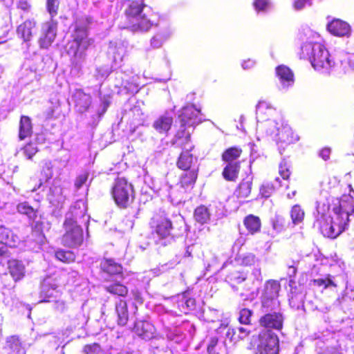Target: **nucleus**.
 <instances>
[{
    "label": "nucleus",
    "instance_id": "22",
    "mask_svg": "<svg viewBox=\"0 0 354 354\" xmlns=\"http://www.w3.org/2000/svg\"><path fill=\"white\" fill-rule=\"evenodd\" d=\"M106 292L120 299L126 298L129 295V288L119 281H114L104 287Z\"/></svg>",
    "mask_w": 354,
    "mask_h": 354
},
{
    "label": "nucleus",
    "instance_id": "49",
    "mask_svg": "<svg viewBox=\"0 0 354 354\" xmlns=\"http://www.w3.org/2000/svg\"><path fill=\"white\" fill-rule=\"evenodd\" d=\"M275 191V187L270 183H266L261 185L259 194L261 197L269 198Z\"/></svg>",
    "mask_w": 354,
    "mask_h": 354
},
{
    "label": "nucleus",
    "instance_id": "14",
    "mask_svg": "<svg viewBox=\"0 0 354 354\" xmlns=\"http://www.w3.org/2000/svg\"><path fill=\"white\" fill-rule=\"evenodd\" d=\"M8 270L15 283L23 280L26 274V266L21 260L10 259L7 262Z\"/></svg>",
    "mask_w": 354,
    "mask_h": 354
},
{
    "label": "nucleus",
    "instance_id": "28",
    "mask_svg": "<svg viewBox=\"0 0 354 354\" xmlns=\"http://www.w3.org/2000/svg\"><path fill=\"white\" fill-rule=\"evenodd\" d=\"M275 72L282 84L288 86L294 83V73L289 67L285 65H279L276 67Z\"/></svg>",
    "mask_w": 354,
    "mask_h": 354
},
{
    "label": "nucleus",
    "instance_id": "55",
    "mask_svg": "<svg viewBox=\"0 0 354 354\" xmlns=\"http://www.w3.org/2000/svg\"><path fill=\"white\" fill-rule=\"evenodd\" d=\"M218 342V339L217 337H212L209 339V342L207 347V351L208 354H220L216 351V346Z\"/></svg>",
    "mask_w": 354,
    "mask_h": 354
},
{
    "label": "nucleus",
    "instance_id": "29",
    "mask_svg": "<svg viewBox=\"0 0 354 354\" xmlns=\"http://www.w3.org/2000/svg\"><path fill=\"white\" fill-rule=\"evenodd\" d=\"M243 149L238 146H232L225 149L221 154V160L224 162H241L238 161L242 156Z\"/></svg>",
    "mask_w": 354,
    "mask_h": 354
},
{
    "label": "nucleus",
    "instance_id": "57",
    "mask_svg": "<svg viewBox=\"0 0 354 354\" xmlns=\"http://www.w3.org/2000/svg\"><path fill=\"white\" fill-rule=\"evenodd\" d=\"M111 95L110 94L104 95L101 97V104L103 106L102 113H104L107 111V109L111 104Z\"/></svg>",
    "mask_w": 354,
    "mask_h": 354
},
{
    "label": "nucleus",
    "instance_id": "31",
    "mask_svg": "<svg viewBox=\"0 0 354 354\" xmlns=\"http://www.w3.org/2000/svg\"><path fill=\"white\" fill-rule=\"evenodd\" d=\"M252 187V178H243L236 188L234 195L237 198H246L251 194Z\"/></svg>",
    "mask_w": 354,
    "mask_h": 354
},
{
    "label": "nucleus",
    "instance_id": "8",
    "mask_svg": "<svg viewBox=\"0 0 354 354\" xmlns=\"http://www.w3.org/2000/svg\"><path fill=\"white\" fill-rule=\"evenodd\" d=\"M281 290L280 282L275 279L266 281L261 296V306L264 312L271 311L279 308L280 302L277 301Z\"/></svg>",
    "mask_w": 354,
    "mask_h": 354
},
{
    "label": "nucleus",
    "instance_id": "46",
    "mask_svg": "<svg viewBox=\"0 0 354 354\" xmlns=\"http://www.w3.org/2000/svg\"><path fill=\"white\" fill-rule=\"evenodd\" d=\"M252 315L253 311L252 310L243 308L239 311L238 321L243 325H251Z\"/></svg>",
    "mask_w": 354,
    "mask_h": 354
},
{
    "label": "nucleus",
    "instance_id": "7",
    "mask_svg": "<svg viewBox=\"0 0 354 354\" xmlns=\"http://www.w3.org/2000/svg\"><path fill=\"white\" fill-rule=\"evenodd\" d=\"M252 342L257 347V354H279V339L277 334L270 330H261L253 335Z\"/></svg>",
    "mask_w": 354,
    "mask_h": 354
},
{
    "label": "nucleus",
    "instance_id": "36",
    "mask_svg": "<svg viewBox=\"0 0 354 354\" xmlns=\"http://www.w3.org/2000/svg\"><path fill=\"white\" fill-rule=\"evenodd\" d=\"M178 123V129L176 133V136L178 139L177 144L179 142H191V133L189 131V129H193L194 127H189L187 124H183V122Z\"/></svg>",
    "mask_w": 354,
    "mask_h": 354
},
{
    "label": "nucleus",
    "instance_id": "20",
    "mask_svg": "<svg viewBox=\"0 0 354 354\" xmlns=\"http://www.w3.org/2000/svg\"><path fill=\"white\" fill-rule=\"evenodd\" d=\"M184 171L185 173L181 175L178 185L185 190L193 189L198 178V169H189Z\"/></svg>",
    "mask_w": 354,
    "mask_h": 354
},
{
    "label": "nucleus",
    "instance_id": "43",
    "mask_svg": "<svg viewBox=\"0 0 354 354\" xmlns=\"http://www.w3.org/2000/svg\"><path fill=\"white\" fill-rule=\"evenodd\" d=\"M59 0H46V9L50 15V20H55L59 10Z\"/></svg>",
    "mask_w": 354,
    "mask_h": 354
},
{
    "label": "nucleus",
    "instance_id": "32",
    "mask_svg": "<svg viewBox=\"0 0 354 354\" xmlns=\"http://www.w3.org/2000/svg\"><path fill=\"white\" fill-rule=\"evenodd\" d=\"M209 209L204 205L198 206L194 212V220L201 225L207 223L210 220Z\"/></svg>",
    "mask_w": 354,
    "mask_h": 354
},
{
    "label": "nucleus",
    "instance_id": "59",
    "mask_svg": "<svg viewBox=\"0 0 354 354\" xmlns=\"http://www.w3.org/2000/svg\"><path fill=\"white\" fill-rule=\"evenodd\" d=\"M44 223L42 221H36L32 225V232L41 234L43 232Z\"/></svg>",
    "mask_w": 354,
    "mask_h": 354
},
{
    "label": "nucleus",
    "instance_id": "56",
    "mask_svg": "<svg viewBox=\"0 0 354 354\" xmlns=\"http://www.w3.org/2000/svg\"><path fill=\"white\" fill-rule=\"evenodd\" d=\"M246 279L247 274L243 272H234L230 275V280L234 281L238 283L245 281Z\"/></svg>",
    "mask_w": 354,
    "mask_h": 354
},
{
    "label": "nucleus",
    "instance_id": "2",
    "mask_svg": "<svg viewBox=\"0 0 354 354\" xmlns=\"http://www.w3.org/2000/svg\"><path fill=\"white\" fill-rule=\"evenodd\" d=\"M118 6L123 15L120 28L138 32L148 31L152 27V21L145 15H142L147 6L144 0H121Z\"/></svg>",
    "mask_w": 354,
    "mask_h": 354
},
{
    "label": "nucleus",
    "instance_id": "3",
    "mask_svg": "<svg viewBox=\"0 0 354 354\" xmlns=\"http://www.w3.org/2000/svg\"><path fill=\"white\" fill-rule=\"evenodd\" d=\"M84 216V209L75 205L70 207L63 223L64 233L61 238V242L64 246L75 248L82 244L84 233L82 227L77 223V219Z\"/></svg>",
    "mask_w": 354,
    "mask_h": 354
},
{
    "label": "nucleus",
    "instance_id": "6",
    "mask_svg": "<svg viewBox=\"0 0 354 354\" xmlns=\"http://www.w3.org/2000/svg\"><path fill=\"white\" fill-rule=\"evenodd\" d=\"M69 274H71L75 279L78 276V272L75 270H71L70 272H61L55 277H48L44 279L39 292L40 301L56 302L62 295L58 287L61 284L66 285L69 283V280L64 279L66 275Z\"/></svg>",
    "mask_w": 354,
    "mask_h": 354
},
{
    "label": "nucleus",
    "instance_id": "50",
    "mask_svg": "<svg viewBox=\"0 0 354 354\" xmlns=\"http://www.w3.org/2000/svg\"><path fill=\"white\" fill-rule=\"evenodd\" d=\"M124 88L128 93L133 95L139 91L140 86L133 78H131L125 82Z\"/></svg>",
    "mask_w": 354,
    "mask_h": 354
},
{
    "label": "nucleus",
    "instance_id": "64",
    "mask_svg": "<svg viewBox=\"0 0 354 354\" xmlns=\"http://www.w3.org/2000/svg\"><path fill=\"white\" fill-rule=\"evenodd\" d=\"M151 43L155 47H158V46H160L161 44V41L158 38H156L155 37H153L151 39Z\"/></svg>",
    "mask_w": 354,
    "mask_h": 354
},
{
    "label": "nucleus",
    "instance_id": "34",
    "mask_svg": "<svg viewBox=\"0 0 354 354\" xmlns=\"http://www.w3.org/2000/svg\"><path fill=\"white\" fill-rule=\"evenodd\" d=\"M270 222L272 229L277 233L284 232L291 226L290 223L281 215H275Z\"/></svg>",
    "mask_w": 354,
    "mask_h": 354
},
{
    "label": "nucleus",
    "instance_id": "9",
    "mask_svg": "<svg viewBox=\"0 0 354 354\" xmlns=\"http://www.w3.org/2000/svg\"><path fill=\"white\" fill-rule=\"evenodd\" d=\"M151 234L158 239H174L176 236L173 234L174 230L171 221L165 215L155 214L149 223Z\"/></svg>",
    "mask_w": 354,
    "mask_h": 354
},
{
    "label": "nucleus",
    "instance_id": "15",
    "mask_svg": "<svg viewBox=\"0 0 354 354\" xmlns=\"http://www.w3.org/2000/svg\"><path fill=\"white\" fill-rule=\"evenodd\" d=\"M100 271L109 276L123 277V266L111 258H103L100 263Z\"/></svg>",
    "mask_w": 354,
    "mask_h": 354
},
{
    "label": "nucleus",
    "instance_id": "45",
    "mask_svg": "<svg viewBox=\"0 0 354 354\" xmlns=\"http://www.w3.org/2000/svg\"><path fill=\"white\" fill-rule=\"evenodd\" d=\"M279 174L283 180H288L292 174V166L290 163L283 159L279 165Z\"/></svg>",
    "mask_w": 354,
    "mask_h": 354
},
{
    "label": "nucleus",
    "instance_id": "21",
    "mask_svg": "<svg viewBox=\"0 0 354 354\" xmlns=\"http://www.w3.org/2000/svg\"><path fill=\"white\" fill-rule=\"evenodd\" d=\"M115 311L117 315V324L119 326H125L129 321V310L127 300L120 299L116 301Z\"/></svg>",
    "mask_w": 354,
    "mask_h": 354
},
{
    "label": "nucleus",
    "instance_id": "13",
    "mask_svg": "<svg viewBox=\"0 0 354 354\" xmlns=\"http://www.w3.org/2000/svg\"><path fill=\"white\" fill-rule=\"evenodd\" d=\"M57 25L56 20H49L43 24L41 35L39 39L40 48H48L52 45L57 37Z\"/></svg>",
    "mask_w": 354,
    "mask_h": 354
},
{
    "label": "nucleus",
    "instance_id": "30",
    "mask_svg": "<svg viewBox=\"0 0 354 354\" xmlns=\"http://www.w3.org/2000/svg\"><path fill=\"white\" fill-rule=\"evenodd\" d=\"M306 212L304 209L299 204H295L291 207L290 217L291 219V227L303 223L305 219Z\"/></svg>",
    "mask_w": 354,
    "mask_h": 354
},
{
    "label": "nucleus",
    "instance_id": "35",
    "mask_svg": "<svg viewBox=\"0 0 354 354\" xmlns=\"http://www.w3.org/2000/svg\"><path fill=\"white\" fill-rule=\"evenodd\" d=\"M17 209L19 214L27 216L32 221L37 218L38 213V209L34 208L27 201L19 203L17 206Z\"/></svg>",
    "mask_w": 354,
    "mask_h": 354
},
{
    "label": "nucleus",
    "instance_id": "16",
    "mask_svg": "<svg viewBox=\"0 0 354 354\" xmlns=\"http://www.w3.org/2000/svg\"><path fill=\"white\" fill-rule=\"evenodd\" d=\"M328 30L337 37H348L351 33L350 25L341 19H334L327 25Z\"/></svg>",
    "mask_w": 354,
    "mask_h": 354
},
{
    "label": "nucleus",
    "instance_id": "63",
    "mask_svg": "<svg viewBox=\"0 0 354 354\" xmlns=\"http://www.w3.org/2000/svg\"><path fill=\"white\" fill-rule=\"evenodd\" d=\"M46 171L45 181L47 182L48 180H50L53 177V171H52V169L48 167H46Z\"/></svg>",
    "mask_w": 354,
    "mask_h": 354
},
{
    "label": "nucleus",
    "instance_id": "5",
    "mask_svg": "<svg viewBox=\"0 0 354 354\" xmlns=\"http://www.w3.org/2000/svg\"><path fill=\"white\" fill-rule=\"evenodd\" d=\"M110 194L116 206L120 209L130 207L136 196L133 185L123 176H118L114 179Z\"/></svg>",
    "mask_w": 354,
    "mask_h": 354
},
{
    "label": "nucleus",
    "instance_id": "4",
    "mask_svg": "<svg viewBox=\"0 0 354 354\" xmlns=\"http://www.w3.org/2000/svg\"><path fill=\"white\" fill-rule=\"evenodd\" d=\"M67 45V53L75 59H82L86 51L93 46L94 39L89 37L88 28L84 24H75Z\"/></svg>",
    "mask_w": 354,
    "mask_h": 354
},
{
    "label": "nucleus",
    "instance_id": "39",
    "mask_svg": "<svg viewBox=\"0 0 354 354\" xmlns=\"http://www.w3.org/2000/svg\"><path fill=\"white\" fill-rule=\"evenodd\" d=\"M279 135L281 141L287 144L295 143L299 140V136L289 127L283 128Z\"/></svg>",
    "mask_w": 354,
    "mask_h": 354
},
{
    "label": "nucleus",
    "instance_id": "33",
    "mask_svg": "<svg viewBox=\"0 0 354 354\" xmlns=\"http://www.w3.org/2000/svg\"><path fill=\"white\" fill-rule=\"evenodd\" d=\"M274 109L270 106L265 101H260L258 102L256 109L257 117L262 121L267 120L269 119V116L271 115Z\"/></svg>",
    "mask_w": 354,
    "mask_h": 354
},
{
    "label": "nucleus",
    "instance_id": "53",
    "mask_svg": "<svg viewBox=\"0 0 354 354\" xmlns=\"http://www.w3.org/2000/svg\"><path fill=\"white\" fill-rule=\"evenodd\" d=\"M196 301L193 297L186 299L184 304L182 305L185 314H188L190 311L195 310L196 309Z\"/></svg>",
    "mask_w": 354,
    "mask_h": 354
},
{
    "label": "nucleus",
    "instance_id": "47",
    "mask_svg": "<svg viewBox=\"0 0 354 354\" xmlns=\"http://www.w3.org/2000/svg\"><path fill=\"white\" fill-rule=\"evenodd\" d=\"M82 352L84 354H105L102 346L96 342L84 345L82 348Z\"/></svg>",
    "mask_w": 354,
    "mask_h": 354
},
{
    "label": "nucleus",
    "instance_id": "40",
    "mask_svg": "<svg viewBox=\"0 0 354 354\" xmlns=\"http://www.w3.org/2000/svg\"><path fill=\"white\" fill-rule=\"evenodd\" d=\"M5 349L9 352H19L21 348V342L19 339V336L12 335L6 338Z\"/></svg>",
    "mask_w": 354,
    "mask_h": 354
},
{
    "label": "nucleus",
    "instance_id": "19",
    "mask_svg": "<svg viewBox=\"0 0 354 354\" xmlns=\"http://www.w3.org/2000/svg\"><path fill=\"white\" fill-rule=\"evenodd\" d=\"M174 123L173 117L168 113L160 115L153 123V129L160 134H167Z\"/></svg>",
    "mask_w": 354,
    "mask_h": 354
},
{
    "label": "nucleus",
    "instance_id": "54",
    "mask_svg": "<svg viewBox=\"0 0 354 354\" xmlns=\"http://www.w3.org/2000/svg\"><path fill=\"white\" fill-rule=\"evenodd\" d=\"M60 104L59 101L55 102L53 106H49L46 108V109L44 112V115L46 120H50L55 118V114L57 109L59 107Z\"/></svg>",
    "mask_w": 354,
    "mask_h": 354
},
{
    "label": "nucleus",
    "instance_id": "10",
    "mask_svg": "<svg viewBox=\"0 0 354 354\" xmlns=\"http://www.w3.org/2000/svg\"><path fill=\"white\" fill-rule=\"evenodd\" d=\"M311 65L317 71H328L333 66V61L326 47L315 42V53L311 57Z\"/></svg>",
    "mask_w": 354,
    "mask_h": 354
},
{
    "label": "nucleus",
    "instance_id": "12",
    "mask_svg": "<svg viewBox=\"0 0 354 354\" xmlns=\"http://www.w3.org/2000/svg\"><path fill=\"white\" fill-rule=\"evenodd\" d=\"M266 313L259 319V325L263 327L262 330H273L280 331L283 327L284 316L280 311L265 312Z\"/></svg>",
    "mask_w": 354,
    "mask_h": 354
},
{
    "label": "nucleus",
    "instance_id": "37",
    "mask_svg": "<svg viewBox=\"0 0 354 354\" xmlns=\"http://www.w3.org/2000/svg\"><path fill=\"white\" fill-rule=\"evenodd\" d=\"M55 257L58 261L66 264L74 263L76 259V255L73 252L63 249L55 251Z\"/></svg>",
    "mask_w": 354,
    "mask_h": 354
},
{
    "label": "nucleus",
    "instance_id": "27",
    "mask_svg": "<svg viewBox=\"0 0 354 354\" xmlns=\"http://www.w3.org/2000/svg\"><path fill=\"white\" fill-rule=\"evenodd\" d=\"M32 134V124L30 117L21 115L19 120V140H24Z\"/></svg>",
    "mask_w": 354,
    "mask_h": 354
},
{
    "label": "nucleus",
    "instance_id": "44",
    "mask_svg": "<svg viewBox=\"0 0 354 354\" xmlns=\"http://www.w3.org/2000/svg\"><path fill=\"white\" fill-rule=\"evenodd\" d=\"M236 261L239 266L243 267H250L258 261L257 258L253 253H248L243 257H239L236 259Z\"/></svg>",
    "mask_w": 354,
    "mask_h": 354
},
{
    "label": "nucleus",
    "instance_id": "42",
    "mask_svg": "<svg viewBox=\"0 0 354 354\" xmlns=\"http://www.w3.org/2000/svg\"><path fill=\"white\" fill-rule=\"evenodd\" d=\"M39 138L38 136L34 140L26 143L22 148L23 153L29 160H31L32 157L38 152L39 149L37 147V143L39 142Z\"/></svg>",
    "mask_w": 354,
    "mask_h": 354
},
{
    "label": "nucleus",
    "instance_id": "25",
    "mask_svg": "<svg viewBox=\"0 0 354 354\" xmlns=\"http://www.w3.org/2000/svg\"><path fill=\"white\" fill-rule=\"evenodd\" d=\"M222 171V176L226 181L235 182L239 178L241 162H226Z\"/></svg>",
    "mask_w": 354,
    "mask_h": 354
},
{
    "label": "nucleus",
    "instance_id": "58",
    "mask_svg": "<svg viewBox=\"0 0 354 354\" xmlns=\"http://www.w3.org/2000/svg\"><path fill=\"white\" fill-rule=\"evenodd\" d=\"M331 149L329 147L322 148L319 153V156L325 161L328 160L330 157Z\"/></svg>",
    "mask_w": 354,
    "mask_h": 354
},
{
    "label": "nucleus",
    "instance_id": "48",
    "mask_svg": "<svg viewBox=\"0 0 354 354\" xmlns=\"http://www.w3.org/2000/svg\"><path fill=\"white\" fill-rule=\"evenodd\" d=\"M312 281L314 285L318 287H323L324 289H326L330 286H337V285L333 281L332 276L330 274H327L324 279H313Z\"/></svg>",
    "mask_w": 354,
    "mask_h": 354
},
{
    "label": "nucleus",
    "instance_id": "41",
    "mask_svg": "<svg viewBox=\"0 0 354 354\" xmlns=\"http://www.w3.org/2000/svg\"><path fill=\"white\" fill-rule=\"evenodd\" d=\"M315 43L306 42L304 43L299 52V55L301 59H308L311 62V57L315 53Z\"/></svg>",
    "mask_w": 354,
    "mask_h": 354
},
{
    "label": "nucleus",
    "instance_id": "1",
    "mask_svg": "<svg viewBox=\"0 0 354 354\" xmlns=\"http://www.w3.org/2000/svg\"><path fill=\"white\" fill-rule=\"evenodd\" d=\"M316 210L315 225L324 236L334 239L348 226L349 216L354 213V198L343 195L319 201Z\"/></svg>",
    "mask_w": 354,
    "mask_h": 354
},
{
    "label": "nucleus",
    "instance_id": "26",
    "mask_svg": "<svg viewBox=\"0 0 354 354\" xmlns=\"http://www.w3.org/2000/svg\"><path fill=\"white\" fill-rule=\"evenodd\" d=\"M133 332L139 337L149 339L153 337V327L151 324L146 321H138L134 324Z\"/></svg>",
    "mask_w": 354,
    "mask_h": 354
},
{
    "label": "nucleus",
    "instance_id": "62",
    "mask_svg": "<svg viewBox=\"0 0 354 354\" xmlns=\"http://www.w3.org/2000/svg\"><path fill=\"white\" fill-rule=\"evenodd\" d=\"M309 0H295V1L294 3V6L297 10L301 9V8H303L304 7L306 3Z\"/></svg>",
    "mask_w": 354,
    "mask_h": 354
},
{
    "label": "nucleus",
    "instance_id": "23",
    "mask_svg": "<svg viewBox=\"0 0 354 354\" xmlns=\"http://www.w3.org/2000/svg\"><path fill=\"white\" fill-rule=\"evenodd\" d=\"M243 223L248 232L251 235H254L261 230V220L258 216L248 214L244 217Z\"/></svg>",
    "mask_w": 354,
    "mask_h": 354
},
{
    "label": "nucleus",
    "instance_id": "17",
    "mask_svg": "<svg viewBox=\"0 0 354 354\" xmlns=\"http://www.w3.org/2000/svg\"><path fill=\"white\" fill-rule=\"evenodd\" d=\"M73 97L75 110L80 113L86 112L91 104V95L80 88L75 90Z\"/></svg>",
    "mask_w": 354,
    "mask_h": 354
},
{
    "label": "nucleus",
    "instance_id": "60",
    "mask_svg": "<svg viewBox=\"0 0 354 354\" xmlns=\"http://www.w3.org/2000/svg\"><path fill=\"white\" fill-rule=\"evenodd\" d=\"M252 274L254 275V281H261L263 279L261 270L260 268H254L252 269Z\"/></svg>",
    "mask_w": 354,
    "mask_h": 354
},
{
    "label": "nucleus",
    "instance_id": "52",
    "mask_svg": "<svg viewBox=\"0 0 354 354\" xmlns=\"http://www.w3.org/2000/svg\"><path fill=\"white\" fill-rule=\"evenodd\" d=\"M252 5L256 11L265 12L269 9L271 3L270 0H254Z\"/></svg>",
    "mask_w": 354,
    "mask_h": 354
},
{
    "label": "nucleus",
    "instance_id": "18",
    "mask_svg": "<svg viewBox=\"0 0 354 354\" xmlns=\"http://www.w3.org/2000/svg\"><path fill=\"white\" fill-rule=\"evenodd\" d=\"M200 113V111L196 109L194 106H185L178 115V122H183L189 127H194L197 123V113Z\"/></svg>",
    "mask_w": 354,
    "mask_h": 354
},
{
    "label": "nucleus",
    "instance_id": "24",
    "mask_svg": "<svg viewBox=\"0 0 354 354\" xmlns=\"http://www.w3.org/2000/svg\"><path fill=\"white\" fill-rule=\"evenodd\" d=\"M37 22L34 19H27L17 28V35L24 41H28L33 35L32 30L36 27Z\"/></svg>",
    "mask_w": 354,
    "mask_h": 354
},
{
    "label": "nucleus",
    "instance_id": "11",
    "mask_svg": "<svg viewBox=\"0 0 354 354\" xmlns=\"http://www.w3.org/2000/svg\"><path fill=\"white\" fill-rule=\"evenodd\" d=\"M176 146L181 149L176 160V167L180 170H189V169H192L194 160H197L192 153V151L195 148L194 145L192 142H179Z\"/></svg>",
    "mask_w": 354,
    "mask_h": 354
},
{
    "label": "nucleus",
    "instance_id": "51",
    "mask_svg": "<svg viewBox=\"0 0 354 354\" xmlns=\"http://www.w3.org/2000/svg\"><path fill=\"white\" fill-rule=\"evenodd\" d=\"M89 177V172L84 171L77 176L74 182V186L77 189H80L87 182Z\"/></svg>",
    "mask_w": 354,
    "mask_h": 354
},
{
    "label": "nucleus",
    "instance_id": "61",
    "mask_svg": "<svg viewBox=\"0 0 354 354\" xmlns=\"http://www.w3.org/2000/svg\"><path fill=\"white\" fill-rule=\"evenodd\" d=\"M0 257H10L8 248H7L6 245H4L1 243H0Z\"/></svg>",
    "mask_w": 354,
    "mask_h": 354
},
{
    "label": "nucleus",
    "instance_id": "38",
    "mask_svg": "<svg viewBox=\"0 0 354 354\" xmlns=\"http://www.w3.org/2000/svg\"><path fill=\"white\" fill-rule=\"evenodd\" d=\"M6 245L7 248H13L15 246L16 241L11 232L8 228L0 227V243Z\"/></svg>",
    "mask_w": 354,
    "mask_h": 354
}]
</instances>
